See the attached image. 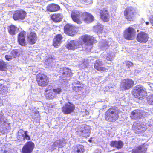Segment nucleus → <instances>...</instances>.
<instances>
[{
  "label": "nucleus",
  "mask_w": 153,
  "mask_h": 153,
  "mask_svg": "<svg viewBox=\"0 0 153 153\" xmlns=\"http://www.w3.org/2000/svg\"><path fill=\"white\" fill-rule=\"evenodd\" d=\"M94 38L88 35L82 36L80 39L76 41L72 40L68 42L66 47L69 50H74L82 47L83 43L87 46H91L94 42Z\"/></svg>",
  "instance_id": "f257e3e1"
},
{
  "label": "nucleus",
  "mask_w": 153,
  "mask_h": 153,
  "mask_svg": "<svg viewBox=\"0 0 153 153\" xmlns=\"http://www.w3.org/2000/svg\"><path fill=\"white\" fill-rule=\"evenodd\" d=\"M119 110L116 107L109 108L105 113V117L106 120L110 122L115 121L119 117Z\"/></svg>",
  "instance_id": "f03ea898"
},
{
  "label": "nucleus",
  "mask_w": 153,
  "mask_h": 153,
  "mask_svg": "<svg viewBox=\"0 0 153 153\" xmlns=\"http://www.w3.org/2000/svg\"><path fill=\"white\" fill-rule=\"evenodd\" d=\"M132 93L136 98L139 99L144 98L147 94L145 88L141 85L134 87L132 91Z\"/></svg>",
  "instance_id": "7ed1b4c3"
},
{
  "label": "nucleus",
  "mask_w": 153,
  "mask_h": 153,
  "mask_svg": "<svg viewBox=\"0 0 153 153\" xmlns=\"http://www.w3.org/2000/svg\"><path fill=\"white\" fill-rule=\"evenodd\" d=\"M7 119L4 115L3 112L0 111V132L2 134L5 133L6 131L9 128V123L6 122Z\"/></svg>",
  "instance_id": "20e7f679"
},
{
  "label": "nucleus",
  "mask_w": 153,
  "mask_h": 153,
  "mask_svg": "<svg viewBox=\"0 0 153 153\" xmlns=\"http://www.w3.org/2000/svg\"><path fill=\"white\" fill-rule=\"evenodd\" d=\"M37 81L39 86L44 87L48 84L49 79L48 76L44 74H39L37 75Z\"/></svg>",
  "instance_id": "39448f33"
},
{
  "label": "nucleus",
  "mask_w": 153,
  "mask_h": 153,
  "mask_svg": "<svg viewBox=\"0 0 153 153\" xmlns=\"http://www.w3.org/2000/svg\"><path fill=\"white\" fill-rule=\"evenodd\" d=\"M27 131H24L23 130L20 129L19 131L17 133V139L19 142L24 143L25 140H29L30 137L27 134Z\"/></svg>",
  "instance_id": "423d86ee"
},
{
  "label": "nucleus",
  "mask_w": 153,
  "mask_h": 153,
  "mask_svg": "<svg viewBox=\"0 0 153 153\" xmlns=\"http://www.w3.org/2000/svg\"><path fill=\"white\" fill-rule=\"evenodd\" d=\"M135 11L131 7H128L124 11L125 18L129 21H133L134 19Z\"/></svg>",
  "instance_id": "0eeeda50"
},
{
  "label": "nucleus",
  "mask_w": 153,
  "mask_h": 153,
  "mask_svg": "<svg viewBox=\"0 0 153 153\" xmlns=\"http://www.w3.org/2000/svg\"><path fill=\"white\" fill-rule=\"evenodd\" d=\"M134 81L131 79H126L123 80L120 83V87L124 90H128L133 87Z\"/></svg>",
  "instance_id": "6e6552de"
},
{
  "label": "nucleus",
  "mask_w": 153,
  "mask_h": 153,
  "mask_svg": "<svg viewBox=\"0 0 153 153\" xmlns=\"http://www.w3.org/2000/svg\"><path fill=\"white\" fill-rule=\"evenodd\" d=\"M75 108L74 105L69 102L65 103L62 107V111L64 114H67L73 112Z\"/></svg>",
  "instance_id": "1a4fd4ad"
},
{
  "label": "nucleus",
  "mask_w": 153,
  "mask_h": 153,
  "mask_svg": "<svg viewBox=\"0 0 153 153\" xmlns=\"http://www.w3.org/2000/svg\"><path fill=\"white\" fill-rule=\"evenodd\" d=\"M26 12L23 10H16L14 12L13 16V19L16 21L22 20L25 19L26 16Z\"/></svg>",
  "instance_id": "9d476101"
},
{
  "label": "nucleus",
  "mask_w": 153,
  "mask_h": 153,
  "mask_svg": "<svg viewBox=\"0 0 153 153\" xmlns=\"http://www.w3.org/2000/svg\"><path fill=\"white\" fill-rule=\"evenodd\" d=\"M59 73V77L63 80H65L67 78L70 77L72 75L71 70L66 68H60Z\"/></svg>",
  "instance_id": "9b49d317"
},
{
  "label": "nucleus",
  "mask_w": 153,
  "mask_h": 153,
  "mask_svg": "<svg viewBox=\"0 0 153 153\" xmlns=\"http://www.w3.org/2000/svg\"><path fill=\"white\" fill-rule=\"evenodd\" d=\"M135 31L132 27H129L126 29L124 32V37L129 40H132L134 38Z\"/></svg>",
  "instance_id": "f8f14e48"
},
{
  "label": "nucleus",
  "mask_w": 153,
  "mask_h": 153,
  "mask_svg": "<svg viewBox=\"0 0 153 153\" xmlns=\"http://www.w3.org/2000/svg\"><path fill=\"white\" fill-rule=\"evenodd\" d=\"M34 144L32 142H27L22 148V153H31L34 148Z\"/></svg>",
  "instance_id": "ddd939ff"
},
{
  "label": "nucleus",
  "mask_w": 153,
  "mask_h": 153,
  "mask_svg": "<svg viewBox=\"0 0 153 153\" xmlns=\"http://www.w3.org/2000/svg\"><path fill=\"white\" fill-rule=\"evenodd\" d=\"M64 32L68 35L72 36L75 33V27L72 25L68 23L64 27Z\"/></svg>",
  "instance_id": "4468645a"
},
{
  "label": "nucleus",
  "mask_w": 153,
  "mask_h": 153,
  "mask_svg": "<svg viewBox=\"0 0 153 153\" xmlns=\"http://www.w3.org/2000/svg\"><path fill=\"white\" fill-rule=\"evenodd\" d=\"M148 38V36L146 33L140 32L137 35V40L140 43H144L147 41Z\"/></svg>",
  "instance_id": "2eb2a0df"
},
{
  "label": "nucleus",
  "mask_w": 153,
  "mask_h": 153,
  "mask_svg": "<svg viewBox=\"0 0 153 153\" xmlns=\"http://www.w3.org/2000/svg\"><path fill=\"white\" fill-rule=\"evenodd\" d=\"M90 128L89 126L85 125L84 126H82L81 129L78 131V133L81 136L84 137H89L91 132Z\"/></svg>",
  "instance_id": "dca6fc26"
},
{
  "label": "nucleus",
  "mask_w": 153,
  "mask_h": 153,
  "mask_svg": "<svg viewBox=\"0 0 153 153\" xmlns=\"http://www.w3.org/2000/svg\"><path fill=\"white\" fill-rule=\"evenodd\" d=\"M105 65V61L100 59L95 62L94 66V68L98 71H105V68L104 67Z\"/></svg>",
  "instance_id": "f3484780"
},
{
  "label": "nucleus",
  "mask_w": 153,
  "mask_h": 153,
  "mask_svg": "<svg viewBox=\"0 0 153 153\" xmlns=\"http://www.w3.org/2000/svg\"><path fill=\"white\" fill-rule=\"evenodd\" d=\"M80 13L76 10H73L71 12V17L73 21L78 24L81 23V22L79 19Z\"/></svg>",
  "instance_id": "a211bd4d"
},
{
  "label": "nucleus",
  "mask_w": 153,
  "mask_h": 153,
  "mask_svg": "<svg viewBox=\"0 0 153 153\" xmlns=\"http://www.w3.org/2000/svg\"><path fill=\"white\" fill-rule=\"evenodd\" d=\"M143 111L140 110H135L132 111L130 115L131 118L132 119L138 120L140 119L142 117Z\"/></svg>",
  "instance_id": "6ab92c4d"
},
{
  "label": "nucleus",
  "mask_w": 153,
  "mask_h": 153,
  "mask_svg": "<svg viewBox=\"0 0 153 153\" xmlns=\"http://www.w3.org/2000/svg\"><path fill=\"white\" fill-rule=\"evenodd\" d=\"M83 85L79 81L74 82L72 84V89L76 92H79L83 89Z\"/></svg>",
  "instance_id": "aec40b11"
},
{
  "label": "nucleus",
  "mask_w": 153,
  "mask_h": 153,
  "mask_svg": "<svg viewBox=\"0 0 153 153\" xmlns=\"http://www.w3.org/2000/svg\"><path fill=\"white\" fill-rule=\"evenodd\" d=\"M65 145V141L64 139H62L56 140L52 145V150H53L56 147L61 148Z\"/></svg>",
  "instance_id": "412c9836"
},
{
  "label": "nucleus",
  "mask_w": 153,
  "mask_h": 153,
  "mask_svg": "<svg viewBox=\"0 0 153 153\" xmlns=\"http://www.w3.org/2000/svg\"><path fill=\"white\" fill-rule=\"evenodd\" d=\"M146 144H144L135 148L132 149V153H145L147 148L146 147Z\"/></svg>",
  "instance_id": "4be33fe9"
},
{
  "label": "nucleus",
  "mask_w": 153,
  "mask_h": 153,
  "mask_svg": "<svg viewBox=\"0 0 153 153\" xmlns=\"http://www.w3.org/2000/svg\"><path fill=\"white\" fill-rule=\"evenodd\" d=\"M26 33L25 32L22 31L20 32L18 35V40L19 43L23 46H26L27 45L26 42L25 40Z\"/></svg>",
  "instance_id": "5701e85b"
},
{
  "label": "nucleus",
  "mask_w": 153,
  "mask_h": 153,
  "mask_svg": "<svg viewBox=\"0 0 153 153\" xmlns=\"http://www.w3.org/2000/svg\"><path fill=\"white\" fill-rule=\"evenodd\" d=\"M100 18L103 21L108 22L109 19V17L107 10L103 9L100 11Z\"/></svg>",
  "instance_id": "b1692460"
},
{
  "label": "nucleus",
  "mask_w": 153,
  "mask_h": 153,
  "mask_svg": "<svg viewBox=\"0 0 153 153\" xmlns=\"http://www.w3.org/2000/svg\"><path fill=\"white\" fill-rule=\"evenodd\" d=\"M46 10L49 12H54L57 11L60 8V7L57 4H51L47 7Z\"/></svg>",
  "instance_id": "393cba45"
},
{
  "label": "nucleus",
  "mask_w": 153,
  "mask_h": 153,
  "mask_svg": "<svg viewBox=\"0 0 153 153\" xmlns=\"http://www.w3.org/2000/svg\"><path fill=\"white\" fill-rule=\"evenodd\" d=\"M111 40L109 39L107 41L104 40L103 42H100L99 43V46L100 48L103 50L107 49L111 44Z\"/></svg>",
  "instance_id": "a878e982"
},
{
  "label": "nucleus",
  "mask_w": 153,
  "mask_h": 153,
  "mask_svg": "<svg viewBox=\"0 0 153 153\" xmlns=\"http://www.w3.org/2000/svg\"><path fill=\"white\" fill-rule=\"evenodd\" d=\"M62 37L60 34H57L56 35L55 38L53 40V45L55 47L57 48L60 45L62 42Z\"/></svg>",
  "instance_id": "bb28decb"
},
{
  "label": "nucleus",
  "mask_w": 153,
  "mask_h": 153,
  "mask_svg": "<svg viewBox=\"0 0 153 153\" xmlns=\"http://www.w3.org/2000/svg\"><path fill=\"white\" fill-rule=\"evenodd\" d=\"M28 41L30 44H35L37 40V37L36 33L33 32H31L28 35Z\"/></svg>",
  "instance_id": "cd10ccee"
},
{
  "label": "nucleus",
  "mask_w": 153,
  "mask_h": 153,
  "mask_svg": "<svg viewBox=\"0 0 153 153\" xmlns=\"http://www.w3.org/2000/svg\"><path fill=\"white\" fill-rule=\"evenodd\" d=\"M110 146L112 147H115L117 149H121L123 146V143L121 140L112 141L110 142Z\"/></svg>",
  "instance_id": "c85d7f7f"
},
{
  "label": "nucleus",
  "mask_w": 153,
  "mask_h": 153,
  "mask_svg": "<svg viewBox=\"0 0 153 153\" xmlns=\"http://www.w3.org/2000/svg\"><path fill=\"white\" fill-rule=\"evenodd\" d=\"M83 15L84 17L83 19L85 22L89 23L93 20L94 17L91 14L85 12L84 13Z\"/></svg>",
  "instance_id": "c756f323"
},
{
  "label": "nucleus",
  "mask_w": 153,
  "mask_h": 153,
  "mask_svg": "<svg viewBox=\"0 0 153 153\" xmlns=\"http://www.w3.org/2000/svg\"><path fill=\"white\" fill-rule=\"evenodd\" d=\"M63 17V15L59 13L54 14L52 15L51 17L52 19L56 22H59L61 21Z\"/></svg>",
  "instance_id": "7c9ffc66"
},
{
  "label": "nucleus",
  "mask_w": 153,
  "mask_h": 153,
  "mask_svg": "<svg viewBox=\"0 0 153 153\" xmlns=\"http://www.w3.org/2000/svg\"><path fill=\"white\" fill-rule=\"evenodd\" d=\"M8 30L10 35H14L18 33L19 29L14 25H11L8 27Z\"/></svg>",
  "instance_id": "2f4dec72"
},
{
  "label": "nucleus",
  "mask_w": 153,
  "mask_h": 153,
  "mask_svg": "<svg viewBox=\"0 0 153 153\" xmlns=\"http://www.w3.org/2000/svg\"><path fill=\"white\" fill-rule=\"evenodd\" d=\"M143 128V125H141V123L139 121L134 123L132 126L133 130H141Z\"/></svg>",
  "instance_id": "473e14b6"
},
{
  "label": "nucleus",
  "mask_w": 153,
  "mask_h": 153,
  "mask_svg": "<svg viewBox=\"0 0 153 153\" xmlns=\"http://www.w3.org/2000/svg\"><path fill=\"white\" fill-rule=\"evenodd\" d=\"M84 146L81 145H78L75 148L73 153H83L84 151Z\"/></svg>",
  "instance_id": "72a5a7b5"
},
{
  "label": "nucleus",
  "mask_w": 153,
  "mask_h": 153,
  "mask_svg": "<svg viewBox=\"0 0 153 153\" xmlns=\"http://www.w3.org/2000/svg\"><path fill=\"white\" fill-rule=\"evenodd\" d=\"M8 92L7 88L0 84V94H1L4 96L6 95Z\"/></svg>",
  "instance_id": "f704fd0d"
},
{
  "label": "nucleus",
  "mask_w": 153,
  "mask_h": 153,
  "mask_svg": "<svg viewBox=\"0 0 153 153\" xmlns=\"http://www.w3.org/2000/svg\"><path fill=\"white\" fill-rule=\"evenodd\" d=\"M45 94L46 97L47 99H53L56 97L55 94H54L52 91L45 92Z\"/></svg>",
  "instance_id": "c9c22d12"
},
{
  "label": "nucleus",
  "mask_w": 153,
  "mask_h": 153,
  "mask_svg": "<svg viewBox=\"0 0 153 153\" xmlns=\"http://www.w3.org/2000/svg\"><path fill=\"white\" fill-rule=\"evenodd\" d=\"M103 29V25L100 24H98L97 25L94 27V30L97 33H100L102 30Z\"/></svg>",
  "instance_id": "e433bc0d"
},
{
  "label": "nucleus",
  "mask_w": 153,
  "mask_h": 153,
  "mask_svg": "<svg viewBox=\"0 0 153 153\" xmlns=\"http://www.w3.org/2000/svg\"><path fill=\"white\" fill-rule=\"evenodd\" d=\"M7 69L6 64L2 60H0V70L5 71Z\"/></svg>",
  "instance_id": "4c0bfd02"
},
{
  "label": "nucleus",
  "mask_w": 153,
  "mask_h": 153,
  "mask_svg": "<svg viewBox=\"0 0 153 153\" xmlns=\"http://www.w3.org/2000/svg\"><path fill=\"white\" fill-rule=\"evenodd\" d=\"M147 101L149 104L153 105V94L148 97Z\"/></svg>",
  "instance_id": "58836bf2"
},
{
  "label": "nucleus",
  "mask_w": 153,
  "mask_h": 153,
  "mask_svg": "<svg viewBox=\"0 0 153 153\" xmlns=\"http://www.w3.org/2000/svg\"><path fill=\"white\" fill-rule=\"evenodd\" d=\"M52 90L53 91L54 93V94H55V95L56 96L57 94H60V93L62 91V90L59 88H53V89Z\"/></svg>",
  "instance_id": "ea45409f"
},
{
  "label": "nucleus",
  "mask_w": 153,
  "mask_h": 153,
  "mask_svg": "<svg viewBox=\"0 0 153 153\" xmlns=\"http://www.w3.org/2000/svg\"><path fill=\"white\" fill-rule=\"evenodd\" d=\"M133 65V64L132 62L130 61H127L123 63V65L126 66V68H129L130 66H131Z\"/></svg>",
  "instance_id": "a19ab883"
},
{
  "label": "nucleus",
  "mask_w": 153,
  "mask_h": 153,
  "mask_svg": "<svg viewBox=\"0 0 153 153\" xmlns=\"http://www.w3.org/2000/svg\"><path fill=\"white\" fill-rule=\"evenodd\" d=\"M11 54L14 58H15L18 55V52L15 50H13L11 51Z\"/></svg>",
  "instance_id": "79ce46f5"
},
{
  "label": "nucleus",
  "mask_w": 153,
  "mask_h": 153,
  "mask_svg": "<svg viewBox=\"0 0 153 153\" xmlns=\"http://www.w3.org/2000/svg\"><path fill=\"white\" fill-rule=\"evenodd\" d=\"M53 87L51 85H49L46 88L45 92L51 91Z\"/></svg>",
  "instance_id": "37998d69"
},
{
  "label": "nucleus",
  "mask_w": 153,
  "mask_h": 153,
  "mask_svg": "<svg viewBox=\"0 0 153 153\" xmlns=\"http://www.w3.org/2000/svg\"><path fill=\"white\" fill-rule=\"evenodd\" d=\"M114 56L113 55L111 56L110 54H108V56L106 58V59L108 60L111 61L114 58Z\"/></svg>",
  "instance_id": "c03bdc74"
},
{
  "label": "nucleus",
  "mask_w": 153,
  "mask_h": 153,
  "mask_svg": "<svg viewBox=\"0 0 153 153\" xmlns=\"http://www.w3.org/2000/svg\"><path fill=\"white\" fill-rule=\"evenodd\" d=\"M6 60L10 61L12 59V56L10 55H6L5 56Z\"/></svg>",
  "instance_id": "a18cd8bd"
},
{
  "label": "nucleus",
  "mask_w": 153,
  "mask_h": 153,
  "mask_svg": "<svg viewBox=\"0 0 153 153\" xmlns=\"http://www.w3.org/2000/svg\"><path fill=\"white\" fill-rule=\"evenodd\" d=\"M84 1L85 2L87 3L88 4L92 3V0H82Z\"/></svg>",
  "instance_id": "49530a36"
},
{
  "label": "nucleus",
  "mask_w": 153,
  "mask_h": 153,
  "mask_svg": "<svg viewBox=\"0 0 153 153\" xmlns=\"http://www.w3.org/2000/svg\"><path fill=\"white\" fill-rule=\"evenodd\" d=\"M80 66L82 68H84L86 67L87 66L84 63H82L81 64Z\"/></svg>",
  "instance_id": "de8ad7c7"
},
{
  "label": "nucleus",
  "mask_w": 153,
  "mask_h": 153,
  "mask_svg": "<svg viewBox=\"0 0 153 153\" xmlns=\"http://www.w3.org/2000/svg\"><path fill=\"white\" fill-rule=\"evenodd\" d=\"M150 23L152 24V25L153 26V17L151 19Z\"/></svg>",
  "instance_id": "09e8293b"
},
{
  "label": "nucleus",
  "mask_w": 153,
  "mask_h": 153,
  "mask_svg": "<svg viewBox=\"0 0 153 153\" xmlns=\"http://www.w3.org/2000/svg\"><path fill=\"white\" fill-rule=\"evenodd\" d=\"M3 153H11L9 151H7L6 150H5L4 151Z\"/></svg>",
  "instance_id": "8fccbe9b"
},
{
  "label": "nucleus",
  "mask_w": 153,
  "mask_h": 153,
  "mask_svg": "<svg viewBox=\"0 0 153 153\" xmlns=\"http://www.w3.org/2000/svg\"><path fill=\"white\" fill-rule=\"evenodd\" d=\"M149 24V22H146V24L147 25H148Z\"/></svg>",
  "instance_id": "3c124183"
},
{
  "label": "nucleus",
  "mask_w": 153,
  "mask_h": 153,
  "mask_svg": "<svg viewBox=\"0 0 153 153\" xmlns=\"http://www.w3.org/2000/svg\"><path fill=\"white\" fill-rule=\"evenodd\" d=\"M152 84H151V85H150V87H152Z\"/></svg>",
  "instance_id": "603ef678"
},
{
  "label": "nucleus",
  "mask_w": 153,
  "mask_h": 153,
  "mask_svg": "<svg viewBox=\"0 0 153 153\" xmlns=\"http://www.w3.org/2000/svg\"><path fill=\"white\" fill-rule=\"evenodd\" d=\"M152 84H151V85H150V87H152Z\"/></svg>",
  "instance_id": "864d4df0"
}]
</instances>
